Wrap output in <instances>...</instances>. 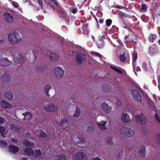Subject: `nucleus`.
Masks as SVG:
<instances>
[{
  "label": "nucleus",
  "mask_w": 160,
  "mask_h": 160,
  "mask_svg": "<svg viewBox=\"0 0 160 160\" xmlns=\"http://www.w3.org/2000/svg\"><path fill=\"white\" fill-rule=\"evenodd\" d=\"M8 39L10 43L13 44L18 43L21 40L18 37V33L16 32H10L8 35Z\"/></svg>",
  "instance_id": "nucleus-1"
},
{
  "label": "nucleus",
  "mask_w": 160,
  "mask_h": 160,
  "mask_svg": "<svg viewBox=\"0 0 160 160\" xmlns=\"http://www.w3.org/2000/svg\"><path fill=\"white\" fill-rule=\"evenodd\" d=\"M120 133L123 137H128L132 136L134 134V131L131 129L125 128L120 130Z\"/></svg>",
  "instance_id": "nucleus-2"
},
{
  "label": "nucleus",
  "mask_w": 160,
  "mask_h": 160,
  "mask_svg": "<svg viewBox=\"0 0 160 160\" xmlns=\"http://www.w3.org/2000/svg\"><path fill=\"white\" fill-rule=\"evenodd\" d=\"M3 18L4 20L9 23H12L14 21V18L12 13H9L8 12L3 13Z\"/></svg>",
  "instance_id": "nucleus-3"
},
{
  "label": "nucleus",
  "mask_w": 160,
  "mask_h": 160,
  "mask_svg": "<svg viewBox=\"0 0 160 160\" xmlns=\"http://www.w3.org/2000/svg\"><path fill=\"white\" fill-rule=\"evenodd\" d=\"M54 72L55 75L57 78H62L63 75L64 71L60 67H57L55 68Z\"/></svg>",
  "instance_id": "nucleus-4"
},
{
  "label": "nucleus",
  "mask_w": 160,
  "mask_h": 160,
  "mask_svg": "<svg viewBox=\"0 0 160 160\" xmlns=\"http://www.w3.org/2000/svg\"><path fill=\"white\" fill-rule=\"evenodd\" d=\"M137 121L139 124H144L146 123V120L145 116L142 113L140 115H137L135 116Z\"/></svg>",
  "instance_id": "nucleus-5"
},
{
  "label": "nucleus",
  "mask_w": 160,
  "mask_h": 160,
  "mask_svg": "<svg viewBox=\"0 0 160 160\" xmlns=\"http://www.w3.org/2000/svg\"><path fill=\"white\" fill-rule=\"evenodd\" d=\"M85 57V55L81 52L78 53L75 57V60L76 62L79 64L81 63Z\"/></svg>",
  "instance_id": "nucleus-6"
},
{
  "label": "nucleus",
  "mask_w": 160,
  "mask_h": 160,
  "mask_svg": "<svg viewBox=\"0 0 160 160\" xmlns=\"http://www.w3.org/2000/svg\"><path fill=\"white\" fill-rule=\"evenodd\" d=\"M75 158L76 160H88V157L83 152H79L75 154Z\"/></svg>",
  "instance_id": "nucleus-7"
},
{
  "label": "nucleus",
  "mask_w": 160,
  "mask_h": 160,
  "mask_svg": "<svg viewBox=\"0 0 160 160\" xmlns=\"http://www.w3.org/2000/svg\"><path fill=\"white\" fill-rule=\"evenodd\" d=\"M43 108L46 111L49 112H55L57 109V107L54 106V104L50 103L47 106H44Z\"/></svg>",
  "instance_id": "nucleus-8"
},
{
  "label": "nucleus",
  "mask_w": 160,
  "mask_h": 160,
  "mask_svg": "<svg viewBox=\"0 0 160 160\" xmlns=\"http://www.w3.org/2000/svg\"><path fill=\"white\" fill-rule=\"evenodd\" d=\"M132 95L135 100L140 101L141 100V96L139 92L135 89L132 92Z\"/></svg>",
  "instance_id": "nucleus-9"
},
{
  "label": "nucleus",
  "mask_w": 160,
  "mask_h": 160,
  "mask_svg": "<svg viewBox=\"0 0 160 160\" xmlns=\"http://www.w3.org/2000/svg\"><path fill=\"white\" fill-rule=\"evenodd\" d=\"M23 154L29 156H32L34 154V151L32 149L30 148L26 147L23 150Z\"/></svg>",
  "instance_id": "nucleus-10"
},
{
  "label": "nucleus",
  "mask_w": 160,
  "mask_h": 160,
  "mask_svg": "<svg viewBox=\"0 0 160 160\" xmlns=\"http://www.w3.org/2000/svg\"><path fill=\"white\" fill-rule=\"evenodd\" d=\"M11 62L6 58H2L0 59V65L3 66H8Z\"/></svg>",
  "instance_id": "nucleus-11"
},
{
  "label": "nucleus",
  "mask_w": 160,
  "mask_h": 160,
  "mask_svg": "<svg viewBox=\"0 0 160 160\" xmlns=\"http://www.w3.org/2000/svg\"><path fill=\"white\" fill-rule=\"evenodd\" d=\"M112 89L111 86L108 84H104L103 85L102 89L103 92H110Z\"/></svg>",
  "instance_id": "nucleus-12"
},
{
  "label": "nucleus",
  "mask_w": 160,
  "mask_h": 160,
  "mask_svg": "<svg viewBox=\"0 0 160 160\" xmlns=\"http://www.w3.org/2000/svg\"><path fill=\"white\" fill-rule=\"evenodd\" d=\"M130 119L128 114L126 113H123L121 117V120L123 122L125 123H128L130 121Z\"/></svg>",
  "instance_id": "nucleus-13"
},
{
  "label": "nucleus",
  "mask_w": 160,
  "mask_h": 160,
  "mask_svg": "<svg viewBox=\"0 0 160 160\" xmlns=\"http://www.w3.org/2000/svg\"><path fill=\"white\" fill-rule=\"evenodd\" d=\"M102 108L103 111L106 113L110 112L112 108H110L107 104L103 103L102 106Z\"/></svg>",
  "instance_id": "nucleus-14"
},
{
  "label": "nucleus",
  "mask_w": 160,
  "mask_h": 160,
  "mask_svg": "<svg viewBox=\"0 0 160 160\" xmlns=\"http://www.w3.org/2000/svg\"><path fill=\"white\" fill-rule=\"evenodd\" d=\"M19 148L18 147L14 145H11L9 147V150L10 152L14 153L18 152Z\"/></svg>",
  "instance_id": "nucleus-15"
},
{
  "label": "nucleus",
  "mask_w": 160,
  "mask_h": 160,
  "mask_svg": "<svg viewBox=\"0 0 160 160\" xmlns=\"http://www.w3.org/2000/svg\"><path fill=\"white\" fill-rule=\"evenodd\" d=\"M110 101L117 104L118 106H120L122 104L121 101L115 97H113L110 99Z\"/></svg>",
  "instance_id": "nucleus-16"
},
{
  "label": "nucleus",
  "mask_w": 160,
  "mask_h": 160,
  "mask_svg": "<svg viewBox=\"0 0 160 160\" xmlns=\"http://www.w3.org/2000/svg\"><path fill=\"white\" fill-rule=\"evenodd\" d=\"M138 58V55L137 54L135 53H133L132 55V66L133 68V71L134 72H135V67H136V60Z\"/></svg>",
  "instance_id": "nucleus-17"
},
{
  "label": "nucleus",
  "mask_w": 160,
  "mask_h": 160,
  "mask_svg": "<svg viewBox=\"0 0 160 160\" xmlns=\"http://www.w3.org/2000/svg\"><path fill=\"white\" fill-rule=\"evenodd\" d=\"M48 54L51 60H56L58 58V55L55 53L49 52Z\"/></svg>",
  "instance_id": "nucleus-18"
},
{
  "label": "nucleus",
  "mask_w": 160,
  "mask_h": 160,
  "mask_svg": "<svg viewBox=\"0 0 160 160\" xmlns=\"http://www.w3.org/2000/svg\"><path fill=\"white\" fill-rule=\"evenodd\" d=\"M23 144L25 146L28 147L33 148L34 146V144L33 142L26 139L23 142Z\"/></svg>",
  "instance_id": "nucleus-19"
},
{
  "label": "nucleus",
  "mask_w": 160,
  "mask_h": 160,
  "mask_svg": "<svg viewBox=\"0 0 160 160\" xmlns=\"http://www.w3.org/2000/svg\"><path fill=\"white\" fill-rule=\"evenodd\" d=\"M17 62L20 63H23L24 61L25 58L24 57L20 54H19L16 58Z\"/></svg>",
  "instance_id": "nucleus-20"
},
{
  "label": "nucleus",
  "mask_w": 160,
  "mask_h": 160,
  "mask_svg": "<svg viewBox=\"0 0 160 160\" xmlns=\"http://www.w3.org/2000/svg\"><path fill=\"white\" fill-rule=\"evenodd\" d=\"M36 134L39 137L45 138L47 137V135L42 130H38L36 132Z\"/></svg>",
  "instance_id": "nucleus-21"
},
{
  "label": "nucleus",
  "mask_w": 160,
  "mask_h": 160,
  "mask_svg": "<svg viewBox=\"0 0 160 160\" xmlns=\"http://www.w3.org/2000/svg\"><path fill=\"white\" fill-rule=\"evenodd\" d=\"M1 105L4 108H11L12 107V105L10 103L4 101H2Z\"/></svg>",
  "instance_id": "nucleus-22"
},
{
  "label": "nucleus",
  "mask_w": 160,
  "mask_h": 160,
  "mask_svg": "<svg viewBox=\"0 0 160 160\" xmlns=\"http://www.w3.org/2000/svg\"><path fill=\"white\" fill-rule=\"evenodd\" d=\"M110 68L118 73L121 74L122 73V71L119 69V68L116 66L114 65H111L110 66Z\"/></svg>",
  "instance_id": "nucleus-23"
},
{
  "label": "nucleus",
  "mask_w": 160,
  "mask_h": 160,
  "mask_svg": "<svg viewBox=\"0 0 160 160\" xmlns=\"http://www.w3.org/2000/svg\"><path fill=\"white\" fill-rule=\"evenodd\" d=\"M105 37V36L104 35H102V36H100V37H98V39L99 41L101 42V44L100 45L99 44V43L98 44V48H102V46L104 45V43H103V38L104 37Z\"/></svg>",
  "instance_id": "nucleus-24"
},
{
  "label": "nucleus",
  "mask_w": 160,
  "mask_h": 160,
  "mask_svg": "<svg viewBox=\"0 0 160 160\" xmlns=\"http://www.w3.org/2000/svg\"><path fill=\"white\" fill-rule=\"evenodd\" d=\"M9 79L10 77L9 75L6 73H4L1 78L2 80L4 82H8Z\"/></svg>",
  "instance_id": "nucleus-25"
},
{
  "label": "nucleus",
  "mask_w": 160,
  "mask_h": 160,
  "mask_svg": "<svg viewBox=\"0 0 160 160\" xmlns=\"http://www.w3.org/2000/svg\"><path fill=\"white\" fill-rule=\"evenodd\" d=\"M138 152L139 155L142 157H143L145 156L146 151L145 148L143 146H142L140 147Z\"/></svg>",
  "instance_id": "nucleus-26"
},
{
  "label": "nucleus",
  "mask_w": 160,
  "mask_h": 160,
  "mask_svg": "<svg viewBox=\"0 0 160 160\" xmlns=\"http://www.w3.org/2000/svg\"><path fill=\"white\" fill-rule=\"evenodd\" d=\"M5 97L9 100H12L13 99V95L11 92L7 91L5 93Z\"/></svg>",
  "instance_id": "nucleus-27"
},
{
  "label": "nucleus",
  "mask_w": 160,
  "mask_h": 160,
  "mask_svg": "<svg viewBox=\"0 0 160 160\" xmlns=\"http://www.w3.org/2000/svg\"><path fill=\"white\" fill-rule=\"evenodd\" d=\"M157 36L155 34H150L148 36V39L150 42H153L157 38Z\"/></svg>",
  "instance_id": "nucleus-28"
},
{
  "label": "nucleus",
  "mask_w": 160,
  "mask_h": 160,
  "mask_svg": "<svg viewBox=\"0 0 160 160\" xmlns=\"http://www.w3.org/2000/svg\"><path fill=\"white\" fill-rule=\"evenodd\" d=\"M106 121H102V122L97 123L99 127V128L102 130H105L106 128L105 127V124Z\"/></svg>",
  "instance_id": "nucleus-29"
},
{
  "label": "nucleus",
  "mask_w": 160,
  "mask_h": 160,
  "mask_svg": "<svg viewBox=\"0 0 160 160\" xmlns=\"http://www.w3.org/2000/svg\"><path fill=\"white\" fill-rule=\"evenodd\" d=\"M22 114L24 115V119L26 120H29L32 116L31 113L28 112H26L24 113H23Z\"/></svg>",
  "instance_id": "nucleus-30"
},
{
  "label": "nucleus",
  "mask_w": 160,
  "mask_h": 160,
  "mask_svg": "<svg viewBox=\"0 0 160 160\" xmlns=\"http://www.w3.org/2000/svg\"><path fill=\"white\" fill-rule=\"evenodd\" d=\"M154 9V11H155V12H157V13L160 16V5L158 4H156Z\"/></svg>",
  "instance_id": "nucleus-31"
},
{
  "label": "nucleus",
  "mask_w": 160,
  "mask_h": 160,
  "mask_svg": "<svg viewBox=\"0 0 160 160\" xmlns=\"http://www.w3.org/2000/svg\"><path fill=\"white\" fill-rule=\"evenodd\" d=\"M51 86L50 84H48L46 85L44 88V91L45 94L49 96L48 92L49 89L51 88Z\"/></svg>",
  "instance_id": "nucleus-32"
},
{
  "label": "nucleus",
  "mask_w": 160,
  "mask_h": 160,
  "mask_svg": "<svg viewBox=\"0 0 160 160\" xmlns=\"http://www.w3.org/2000/svg\"><path fill=\"white\" fill-rule=\"evenodd\" d=\"M91 54L92 56H95L98 57L100 60H101L102 59V55H100V54L98 52H91Z\"/></svg>",
  "instance_id": "nucleus-33"
},
{
  "label": "nucleus",
  "mask_w": 160,
  "mask_h": 160,
  "mask_svg": "<svg viewBox=\"0 0 160 160\" xmlns=\"http://www.w3.org/2000/svg\"><path fill=\"white\" fill-rule=\"evenodd\" d=\"M70 10L73 14H75L77 12V8L74 5H72V7L70 8Z\"/></svg>",
  "instance_id": "nucleus-34"
},
{
  "label": "nucleus",
  "mask_w": 160,
  "mask_h": 160,
  "mask_svg": "<svg viewBox=\"0 0 160 160\" xmlns=\"http://www.w3.org/2000/svg\"><path fill=\"white\" fill-rule=\"evenodd\" d=\"M80 111L78 107H76L75 113L74 114V117H77L80 115Z\"/></svg>",
  "instance_id": "nucleus-35"
},
{
  "label": "nucleus",
  "mask_w": 160,
  "mask_h": 160,
  "mask_svg": "<svg viewBox=\"0 0 160 160\" xmlns=\"http://www.w3.org/2000/svg\"><path fill=\"white\" fill-rule=\"evenodd\" d=\"M6 130V128L4 127L0 126V133L2 136L3 137H5L4 132Z\"/></svg>",
  "instance_id": "nucleus-36"
},
{
  "label": "nucleus",
  "mask_w": 160,
  "mask_h": 160,
  "mask_svg": "<svg viewBox=\"0 0 160 160\" xmlns=\"http://www.w3.org/2000/svg\"><path fill=\"white\" fill-rule=\"evenodd\" d=\"M7 145V143L3 140H0V146L1 147H4Z\"/></svg>",
  "instance_id": "nucleus-37"
},
{
  "label": "nucleus",
  "mask_w": 160,
  "mask_h": 160,
  "mask_svg": "<svg viewBox=\"0 0 160 160\" xmlns=\"http://www.w3.org/2000/svg\"><path fill=\"white\" fill-rule=\"evenodd\" d=\"M41 155V152L40 150H37L35 151L34 156L37 157L40 156Z\"/></svg>",
  "instance_id": "nucleus-38"
},
{
  "label": "nucleus",
  "mask_w": 160,
  "mask_h": 160,
  "mask_svg": "<svg viewBox=\"0 0 160 160\" xmlns=\"http://www.w3.org/2000/svg\"><path fill=\"white\" fill-rule=\"evenodd\" d=\"M154 118L156 122L160 124V119L159 116L158 115L157 113H155L154 116Z\"/></svg>",
  "instance_id": "nucleus-39"
},
{
  "label": "nucleus",
  "mask_w": 160,
  "mask_h": 160,
  "mask_svg": "<svg viewBox=\"0 0 160 160\" xmlns=\"http://www.w3.org/2000/svg\"><path fill=\"white\" fill-rule=\"evenodd\" d=\"M142 67L143 69L145 71H148V68L147 66V64L145 62H143L142 64Z\"/></svg>",
  "instance_id": "nucleus-40"
},
{
  "label": "nucleus",
  "mask_w": 160,
  "mask_h": 160,
  "mask_svg": "<svg viewBox=\"0 0 160 160\" xmlns=\"http://www.w3.org/2000/svg\"><path fill=\"white\" fill-rule=\"evenodd\" d=\"M120 59V61L122 62H124L125 60V53L122 55H120L119 56Z\"/></svg>",
  "instance_id": "nucleus-41"
},
{
  "label": "nucleus",
  "mask_w": 160,
  "mask_h": 160,
  "mask_svg": "<svg viewBox=\"0 0 160 160\" xmlns=\"http://www.w3.org/2000/svg\"><path fill=\"white\" fill-rule=\"evenodd\" d=\"M12 5L15 8H17L18 9H20V8L19 6L18 3L15 1H13L12 2Z\"/></svg>",
  "instance_id": "nucleus-42"
},
{
  "label": "nucleus",
  "mask_w": 160,
  "mask_h": 160,
  "mask_svg": "<svg viewBox=\"0 0 160 160\" xmlns=\"http://www.w3.org/2000/svg\"><path fill=\"white\" fill-rule=\"evenodd\" d=\"M149 49L150 50L149 52L150 54L153 55L156 54L157 52L156 51L155 49L152 48L151 47H150Z\"/></svg>",
  "instance_id": "nucleus-43"
},
{
  "label": "nucleus",
  "mask_w": 160,
  "mask_h": 160,
  "mask_svg": "<svg viewBox=\"0 0 160 160\" xmlns=\"http://www.w3.org/2000/svg\"><path fill=\"white\" fill-rule=\"evenodd\" d=\"M112 22V20L110 19H108L106 21V23L107 27L110 26Z\"/></svg>",
  "instance_id": "nucleus-44"
},
{
  "label": "nucleus",
  "mask_w": 160,
  "mask_h": 160,
  "mask_svg": "<svg viewBox=\"0 0 160 160\" xmlns=\"http://www.w3.org/2000/svg\"><path fill=\"white\" fill-rule=\"evenodd\" d=\"M48 7H47V8H49V9L52 10L53 11H55V8L54 7L52 6L51 4H48L47 5Z\"/></svg>",
  "instance_id": "nucleus-45"
},
{
  "label": "nucleus",
  "mask_w": 160,
  "mask_h": 160,
  "mask_svg": "<svg viewBox=\"0 0 160 160\" xmlns=\"http://www.w3.org/2000/svg\"><path fill=\"white\" fill-rule=\"evenodd\" d=\"M61 158V160H67V157L64 154H62Z\"/></svg>",
  "instance_id": "nucleus-46"
},
{
  "label": "nucleus",
  "mask_w": 160,
  "mask_h": 160,
  "mask_svg": "<svg viewBox=\"0 0 160 160\" xmlns=\"http://www.w3.org/2000/svg\"><path fill=\"white\" fill-rule=\"evenodd\" d=\"M37 2L39 4V6L41 7L42 9H43L42 4L43 3L42 1L41 0H38Z\"/></svg>",
  "instance_id": "nucleus-47"
},
{
  "label": "nucleus",
  "mask_w": 160,
  "mask_h": 160,
  "mask_svg": "<svg viewBox=\"0 0 160 160\" xmlns=\"http://www.w3.org/2000/svg\"><path fill=\"white\" fill-rule=\"evenodd\" d=\"M136 71H137V72L140 71V67L138 66L136 67V65L135 69V72L136 73H135V72H134V73L136 74V75H137Z\"/></svg>",
  "instance_id": "nucleus-48"
},
{
  "label": "nucleus",
  "mask_w": 160,
  "mask_h": 160,
  "mask_svg": "<svg viewBox=\"0 0 160 160\" xmlns=\"http://www.w3.org/2000/svg\"><path fill=\"white\" fill-rule=\"evenodd\" d=\"M141 9L143 11H145L147 9V7L144 4H142Z\"/></svg>",
  "instance_id": "nucleus-49"
},
{
  "label": "nucleus",
  "mask_w": 160,
  "mask_h": 160,
  "mask_svg": "<svg viewBox=\"0 0 160 160\" xmlns=\"http://www.w3.org/2000/svg\"><path fill=\"white\" fill-rule=\"evenodd\" d=\"M61 154H58L57 155L56 157H55L56 159L58 160H61Z\"/></svg>",
  "instance_id": "nucleus-50"
},
{
  "label": "nucleus",
  "mask_w": 160,
  "mask_h": 160,
  "mask_svg": "<svg viewBox=\"0 0 160 160\" xmlns=\"http://www.w3.org/2000/svg\"><path fill=\"white\" fill-rule=\"evenodd\" d=\"M50 2L55 4L56 5H58V2L56 0H50Z\"/></svg>",
  "instance_id": "nucleus-51"
},
{
  "label": "nucleus",
  "mask_w": 160,
  "mask_h": 160,
  "mask_svg": "<svg viewBox=\"0 0 160 160\" xmlns=\"http://www.w3.org/2000/svg\"><path fill=\"white\" fill-rule=\"evenodd\" d=\"M116 41L120 45L122 43V42L118 38H117L116 39Z\"/></svg>",
  "instance_id": "nucleus-52"
},
{
  "label": "nucleus",
  "mask_w": 160,
  "mask_h": 160,
  "mask_svg": "<svg viewBox=\"0 0 160 160\" xmlns=\"http://www.w3.org/2000/svg\"><path fill=\"white\" fill-rule=\"evenodd\" d=\"M115 8L120 9H122L123 8H125L124 7L119 6V5L116 6Z\"/></svg>",
  "instance_id": "nucleus-53"
},
{
  "label": "nucleus",
  "mask_w": 160,
  "mask_h": 160,
  "mask_svg": "<svg viewBox=\"0 0 160 160\" xmlns=\"http://www.w3.org/2000/svg\"><path fill=\"white\" fill-rule=\"evenodd\" d=\"M108 144H112L111 138H109L106 140Z\"/></svg>",
  "instance_id": "nucleus-54"
},
{
  "label": "nucleus",
  "mask_w": 160,
  "mask_h": 160,
  "mask_svg": "<svg viewBox=\"0 0 160 160\" xmlns=\"http://www.w3.org/2000/svg\"><path fill=\"white\" fill-rule=\"evenodd\" d=\"M128 38L127 36H126L125 37V38H124L125 40L124 41V42L126 44H128Z\"/></svg>",
  "instance_id": "nucleus-55"
},
{
  "label": "nucleus",
  "mask_w": 160,
  "mask_h": 160,
  "mask_svg": "<svg viewBox=\"0 0 160 160\" xmlns=\"http://www.w3.org/2000/svg\"><path fill=\"white\" fill-rule=\"evenodd\" d=\"M118 14L119 16H125V13H123V12H121L120 11H119V12H118Z\"/></svg>",
  "instance_id": "nucleus-56"
},
{
  "label": "nucleus",
  "mask_w": 160,
  "mask_h": 160,
  "mask_svg": "<svg viewBox=\"0 0 160 160\" xmlns=\"http://www.w3.org/2000/svg\"><path fill=\"white\" fill-rule=\"evenodd\" d=\"M11 141L13 142L16 143L17 142L18 140L16 138H11Z\"/></svg>",
  "instance_id": "nucleus-57"
},
{
  "label": "nucleus",
  "mask_w": 160,
  "mask_h": 160,
  "mask_svg": "<svg viewBox=\"0 0 160 160\" xmlns=\"http://www.w3.org/2000/svg\"><path fill=\"white\" fill-rule=\"evenodd\" d=\"M4 121V119L3 118L0 117V124H2Z\"/></svg>",
  "instance_id": "nucleus-58"
},
{
  "label": "nucleus",
  "mask_w": 160,
  "mask_h": 160,
  "mask_svg": "<svg viewBox=\"0 0 160 160\" xmlns=\"http://www.w3.org/2000/svg\"><path fill=\"white\" fill-rule=\"evenodd\" d=\"M115 80L117 82H120L121 81V79L119 78H115Z\"/></svg>",
  "instance_id": "nucleus-59"
},
{
  "label": "nucleus",
  "mask_w": 160,
  "mask_h": 160,
  "mask_svg": "<svg viewBox=\"0 0 160 160\" xmlns=\"http://www.w3.org/2000/svg\"><path fill=\"white\" fill-rule=\"evenodd\" d=\"M24 2L25 3L27 2H28V3L32 5V3H31V0H25V1H24Z\"/></svg>",
  "instance_id": "nucleus-60"
},
{
  "label": "nucleus",
  "mask_w": 160,
  "mask_h": 160,
  "mask_svg": "<svg viewBox=\"0 0 160 160\" xmlns=\"http://www.w3.org/2000/svg\"><path fill=\"white\" fill-rule=\"evenodd\" d=\"M158 82L159 83L158 87L159 88L160 87V76H159L158 78Z\"/></svg>",
  "instance_id": "nucleus-61"
},
{
  "label": "nucleus",
  "mask_w": 160,
  "mask_h": 160,
  "mask_svg": "<svg viewBox=\"0 0 160 160\" xmlns=\"http://www.w3.org/2000/svg\"><path fill=\"white\" fill-rule=\"evenodd\" d=\"M156 137L158 139V141L160 142V134H158L156 136Z\"/></svg>",
  "instance_id": "nucleus-62"
},
{
  "label": "nucleus",
  "mask_w": 160,
  "mask_h": 160,
  "mask_svg": "<svg viewBox=\"0 0 160 160\" xmlns=\"http://www.w3.org/2000/svg\"><path fill=\"white\" fill-rule=\"evenodd\" d=\"M103 21H104L103 19L102 18H101L99 20V22L100 23L102 24L103 22Z\"/></svg>",
  "instance_id": "nucleus-63"
},
{
  "label": "nucleus",
  "mask_w": 160,
  "mask_h": 160,
  "mask_svg": "<svg viewBox=\"0 0 160 160\" xmlns=\"http://www.w3.org/2000/svg\"><path fill=\"white\" fill-rule=\"evenodd\" d=\"M92 160H102L98 158H92Z\"/></svg>",
  "instance_id": "nucleus-64"
}]
</instances>
